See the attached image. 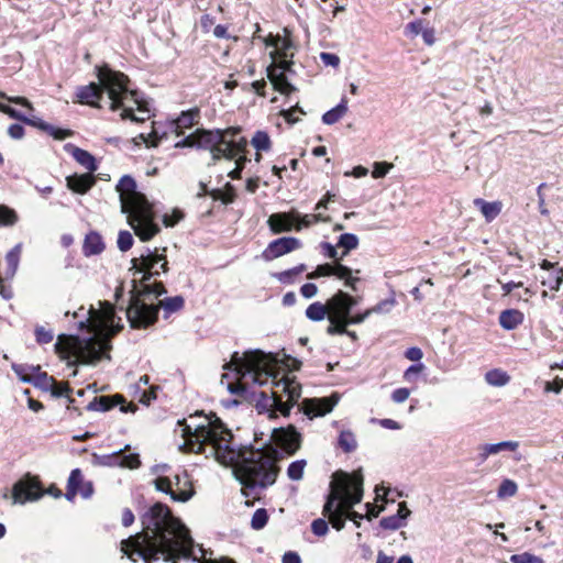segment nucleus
Listing matches in <instances>:
<instances>
[{
  "instance_id": "bb28decb",
  "label": "nucleus",
  "mask_w": 563,
  "mask_h": 563,
  "mask_svg": "<svg viewBox=\"0 0 563 563\" xmlns=\"http://www.w3.org/2000/svg\"><path fill=\"white\" fill-rule=\"evenodd\" d=\"M267 77L280 93L289 95L297 91V88L288 80L287 76L283 73H276L273 65L267 67Z\"/></svg>"
},
{
  "instance_id": "13d9d810",
  "label": "nucleus",
  "mask_w": 563,
  "mask_h": 563,
  "mask_svg": "<svg viewBox=\"0 0 563 563\" xmlns=\"http://www.w3.org/2000/svg\"><path fill=\"white\" fill-rule=\"evenodd\" d=\"M563 283V268H555L550 273L548 279L543 280L542 284L548 286L551 290H559Z\"/></svg>"
},
{
  "instance_id": "0e129e2a",
  "label": "nucleus",
  "mask_w": 563,
  "mask_h": 563,
  "mask_svg": "<svg viewBox=\"0 0 563 563\" xmlns=\"http://www.w3.org/2000/svg\"><path fill=\"white\" fill-rule=\"evenodd\" d=\"M136 189V181L130 175H123L117 184V190L119 192H132Z\"/></svg>"
},
{
  "instance_id": "20e7f679",
  "label": "nucleus",
  "mask_w": 563,
  "mask_h": 563,
  "mask_svg": "<svg viewBox=\"0 0 563 563\" xmlns=\"http://www.w3.org/2000/svg\"><path fill=\"white\" fill-rule=\"evenodd\" d=\"M207 420V424H197L195 427L188 424L185 419L178 420V426L183 427V437L187 441H192L194 439L208 441L213 448L212 453L216 460L221 464L234 462L238 454L232 445V431L214 413L208 417Z\"/></svg>"
},
{
  "instance_id": "69168bd1",
  "label": "nucleus",
  "mask_w": 563,
  "mask_h": 563,
  "mask_svg": "<svg viewBox=\"0 0 563 563\" xmlns=\"http://www.w3.org/2000/svg\"><path fill=\"white\" fill-rule=\"evenodd\" d=\"M185 217V213L180 209H174L172 213H165L163 216V224L166 228H173L177 223H179L180 220H183Z\"/></svg>"
},
{
  "instance_id": "6e6d98bb",
  "label": "nucleus",
  "mask_w": 563,
  "mask_h": 563,
  "mask_svg": "<svg viewBox=\"0 0 563 563\" xmlns=\"http://www.w3.org/2000/svg\"><path fill=\"white\" fill-rule=\"evenodd\" d=\"M519 448L518 441H501L498 443H487V451L497 454L501 451H516Z\"/></svg>"
},
{
  "instance_id": "4be33fe9",
  "label": "nucleus",
  "mask_w": 563,
  "mask_h": 563,
  "mask_svg": "<svg viewBox=\"0 0 563 563\" xmlns=\"http://www.w3.org/2000/svg\"><path fill=\"white\" fill-rule=\"evenodd\" d=\"M65 152L70 154L80 165H82L89 174H93L98 170L97 159L88 151L76 146L73 143H66L64 145Z\"/></svg>"
},
{
  "instance_id": "bf43d9fd",
  "label": "nucleus",
  "mask_w": 563,
  "mask_h": 563,
  "mask_svg": "<svg viewBox=\"0 0 563 563\" xmlns=\"http://www.w3.org/2000/svg\"><path fill=\"white\" fill-rule=\"evenodd\" d=\"M133 243H134V239H133V235L131 234V232H129L126 230H121L119 232L117 244H118V249L121 252H128L129 250H131L133 246Z\"/></svg>"
},
{
  "instance_id": "09e8293b",
  "label": "nucleus",
  "mask_w": 563,
  "mask_h": 563,
  "mask_svg": "<svg viewBox=\"0 0 563 563\" xmlns=\"http://www.w3.org/2000/svg\"><path fill=\"white\" fill-rule=\"evenodd\" d=\"M48 391L54 398L67 397L69 404H73L75 401V399L70 397L73 388L69 386L68 383L57 382L55 379V385H53L52 389H48Z\"/></svg>"
},
{
  "instance_id": "e433bc0d",
  "label": "nucleus",
  "mask_w": 563,
  "mask_h": 563,
  "mask_svg": "<svg viewBox=\"0 0 563 563\" xmlns=\"http://www.w3.org/2000/svg\"><path fill=\"white\" fill-rule=\"evenodd\" d=\"M22 252V243H18L14 245L5 255V261L8 265L7 276L13 277L18 271V266L20 263V256Z\"/></svg>"
},
{
  "instance_id": "7ed1b4c3",
  "label": "nucleus",
  "mask_w": 563,
  "mask_h": 563,
  "mask_svg": "<svg viewBox=\"0 0 563 563\" xmlns=\"http://www.w3.org/2000/svg\"><path fill=\"white\" fill-rule=\"evenodd\" d=\"M252 452L250 456H242L239 466V473L235 478L242 485L241 494L249 498L256 489H266L276 483L279 466L273 456L261 452V449H254L252 444L247 446Z\"/></svg>"
},
{
  "instance_id": "2f4dec72",
  "label": "nucleus",
  "mask_w": 563,
  "mask_h": 563,
  "mask_svg": "<svg viewBox=\"0 0 563 563\" xmlns=\"http://www.w3.org/2000/svg\"><path fill=\"white\" fill-rule=\"evenodd\" d=\"M159 231L161 229L158 224L152 220L142 221L136 227H134L136 236L144 242L152 240Z\"/></svg>"
},
{
  "instance_id": "f257e3e1",
  "label": "nucleus",
  "mask_w": 563,
  "mask_h": 563,
  "mask_svg": "<svg viewBox=\"0 0 563 563\" xmlns=\"http://www.w3.org/2000/svg\"><path fill=\"white\" fill-rule=\"evenodd\" d=\"M140 520L143 530L121 541V551L132 562L142 560L154 563L159 560V551L175 548V537L189 531L172 509L164 503L156 501L148 507Z\"/></svg>"
},
{
  "instance_id": "ddd939ff",
  "label": "nucleus",
  "mask_w": 563,
  "mask_h": 563,
  "mask_svg": "<svg viewBox=\"0 0 563 563\" xmlns=\"http://www.w3.org/2000/svg\"><path fill=\"white\" fill-rule=\"evenodd\" d=\"M201 118V110L198 107L183 110L176 118L167 120V128L176 136L185 137L186 131L198 125Z\"/></svg>"
},
{
  "instance_id": "c9c22d12",
  "label": "nucleus",
  "mask_w": 563,
  "mask_h": 563,
  "mask_svg": "<svg viewBox=\"0 0 563 563\" xmlns=\"http://www.w3.org/2000/svg\"><path fill=\"white\" fill-rule=\"evenodd\" d=\"M307 269V265L301 263L292 268L272 273V277L276 278L280 284L291 285L295 283L296 277Z\"/></svg>"
},
{
  "instance_id": "6ab92c4d",
  "label": "nucleus",
  "mask_w": 563,
  "mask_h": 563,
  "mask_svg": "<svg viewBox=\"0 0 563 563\" xmlns=\"http://www.w3.org/2000/svg\"><path fill=\"white\" fill-rule=\"evenodd\" d=\"M275 396H278V390H273L272 396H268L265 391L251 390L247 401L255 402V409L260 415L267 413L269 419H275L276 413L273 411Z\"/></svg>"
},
{
  "instance_id": "49530a36",
  "label": "nucleus",
  "mask_w": 563,
  "mask_h": 563,
  "mask_svg": "<svg viewBox=\"0 0 563 563\" xmlns=\"http://www.w3.org/2000/svg\"><path fill=\"white\" fill-rule=\"evenodd\" d=\"M246 146L247 140L244 136H241L238 140H230V142H228L223 148H229L231 156H223V158L233 159L236 155L243 153L246 150Z\"/></svg>"
},
{
  "instance_id": "5fc2aeb1",
  "label": "nucleus",
  "mask_w": 563,
  "mask_h": 563,
  "mask_svg": "<svg viewBox=\"0 0 563 563\" xmlns=\"http://www.w3.org/2000/svg\"><path fill=\"white\" fill-rule=\"evenodd\" d=\"M295 405L296 404H292L291 401L284 400L283 396L278 394V396H275V406L273 411L276 413V418L278 417V413L284 417H289Z\"/></svg>"
},
{
  "instance_id": "680f3d73",
  "label": "nucleus",
  "mask_w": 563,
  "mask_h": 563,
  "mask_svg": "<svg viewBox=\"0 0 563 563\" xmlns=\"http://www.w3.org/2000/svg\"><path fill=\"white\" fill-rule=\"evenodd\" d=\"M511 563H544L541 556L534 555L529 552H523L519 554H512L510 556Z\"/></svg>"
},
{
  "instance_id": "58836bf2",
  "label": "nucleus",
  "mask_w": 563,
  "mask_h": 563,
  "mask_svg": "<svg viewBox=\"0 0 563 563\" xmlns=\"http://www.w3.org/2000/svg\"><path fill=\"white\" fill-rule=\"evenodd\" d=\"M328 320L330 322L327 328L329 335H342L346 332V327L349 325L347 319H341L340 317L329 313Z\"/></svg>"
},
{
  "instance_id": "9d476101",
  "label": "nucleus",
  "mask_w": 563,
  "mask_h": 563,
  "mask_svg": "<svg viewBox=\"0 0 563 563\" xmlns=\"http://www.w3.org/2000/svg\"><path fill=\"white\" fill-rule=\"evenodd\" d=\"M130 445H125L124 449L112 452L110 454H91V463L95 466H108V467H129L137 468L141 465L140 455L137 453H125Z\"/></svg>"
},
{
  "instance_id": "f704fd0d",
  "label": "nucleus",
  "mask_w": 563,
  "mask_h": 563,
  "mask_svg": "<svg viewBox=\"0 0 563 563\" xmlns=\"http://www.w3.org/2000/svg\"><path fill=\"white\" fill-rule=\"evenodd\" d=\"M343 495L330 493L325 496V503L323 505L322 514L325 517H331L344 509L342 504Z\"/></svg>"
},
{
  "instance_id": "a18cd8bd",
  "label": "nucleus",
  "mask_w": 563,
  "mask_h": 563,
  "mask_svg": "<svg viewBox=\"0 0 563 563\" xmlns=\"http://www.w3.org/2000/svg\"><path fill=\"white\" fill-rule=\"evenodd\" d=\"M379 526L384 530H397L399 528L407 526V522L405 521L402 515L395 514L391 516L383 517L379 521Z\"/></svg>"
},
{
  "instance_id": "8fccbe9b",
  "label": "nucleus",
  "mask_w": 563,
  "mask_h": 563,
  "mask_svg": "<svg viewBox=\"0 0 563 563\" xmlns=\"http://www.w3.org/2000/svg\"><path fill=\"white\" fill-rule=\"evenodd\" d=\"M517 492H518L517 483L512 479L505 478L498 487L497 497L500 499H505V498L515 496L517 494Z\"/></svg>"
},
{
  "instance_id": "7c9ffc66",
  "label": "nucleus",
  "mask_w": 563,
  "mask_h": 563,
  "mask_svg": "<svg viewBox=\"0 0 563 563\" xmlns=\"http://www.w3.org/2000/svg\"><path fill=\"white\" fill-rule=\"evenodd\" d=\"M475 206L481 209V212L485 217L487 222L493 221L501 211V202L493 201L488 202L482 198H476L474 200Z\"/></svg>"
},
{
  "instance_id": "864d4df0",
  "label": "nucleus",
  "mask_w": 563,
  "mask_h": 563,
  "mask_svg": "<svg viewBox=\"0 0 563 563\" xmlns=\"http://www.w3.org/2000/svg\"><path fill=\"white\" fill-rule=\"evenodd\" d=\"M307 462L306 460H297L291 462L287 467V476L291 481H299L303 476V470Z\"/></svg>"
},
{
  "instance_id": "052dcab7",
  "label": "nucleus",
  "mask_w": 563,
  "mask_h": 563,
  "mask_svg": "<svg viewBox=\"0 0 563 563\" xmlns=\"http://www.w3.org/2000/svg\"><path fill=\"white\" fill-rule=\"evenodd\" d=\"M424 369L426 365L423 363H415L405 371L404 379L407 383H416L419 374Z\"/></svg>"
},
{
  "instance_id": "39448f33",
  "label": "nucleus",
  "mask_w": 563,
  "mask_h": 563,
  "mask_svg": "<svg viewBox=\"0 0 563 563\" xmlns=\"http://www.w3.org/2000/svg\"><path fill=\"white\" fill-rule=\"evenodd\" d=\"M221 129L198 128L192 133L180 139L175 143L176 148H195L198 151H209L213 161H219L223 156H231L229 148L222 146Z\"/></svg>"
},
{
  "instance_id": "0eeeda50",
  "label": "nucleus",
  "mask_w": 563,
  "mask_h": 563,
  "mask_svg": "<svg viewBox=\"0 0 563 563\" xmlns=\"http://www.w3.org/2000/svg\"><path fill=\"white\" fill-rule=\"evenodd\" d=\"M45 494L55 498L63 495L62 490L54 484L45 490L37 475L26 473L13 484L11 497L13 504L24 505L41 499Z\"/></svg>"
},
{
  "instance_id": "79ce46f5",
  "label": "nucleus",
  "mask_w": 563,
  "mask_h": 563,
  "mask_svg": "<svg viewBox=\"0 0 563 563\" xmlns=\"http://www.w3.org/2000/svg\"><path fill=\"white\" fill-rule=\"evenodd\" d=\"M184 305L185 300L181 296L165 298L161 305V307L164 310V318H168L170 313L179 311L180 309H183Z\"/></svg>"
},
{
  "instance_id": "4d7b16f0",
  "label": "nucleus",
  "mask_w": 563,
  "mask_h": 563,
  "mask_svg": "<svg viewBox=\"0 0 563 563\" xmlns=\"http://www.w3.org/2000/svg\"><path fill=\"white\" fill-rule=\"evenodd\" d=\"M16 212L5 205L0 206V225H13L18 222Z\"/></svg>"
},
{
  "instance_id": "aec40b11",
  "label": "nucleus",
  "mask_w": 563,
  "mask_h": 563,
  "mask_svg": "<svg viewBox=\"0 0 563 563\" xmlns=\"http://www.w3.org/2000/svg\"><path fill=\"white\" fill-rule=\"evenodd\" d=\"M97 178L93 174H73L66 177V186L75 194L85 195L95 185Z\"/></svg>"
},
{
  "instance_id": "cd10ccee",
  "label": "nucleus",
  "mask_w": 563,
  "mask_h": 563,
  "mask_svg": "<svg viewBox=\"0 0 563 563\" xmlns=\"http://www.w3.org/2000/svg\"><path fill=\"white\" fill-rule=\"evenodd\" d=\"M523 320L525 314L518 309H506L499 314V324L507 331L517 329Z\"/></svg>"
},
{
  "instance_id": "338daca9",
  "label": "nucleus",
  "mask_w": 563,
  "mask_h": 563,
  "mask_svg": "<svg viewBox=\"0 0 563 563\" xmlns=\"http://www.w3.org/2000/svg\"><path fill=\"white\" fill-rule=\"evenodd\" d=\"M278 43H276V47L278 48V55L279 60L290 59V55H294L292 53H289V49L294 47V43L290 40L286 38H278Z\"/></svg>"
},
{
  "instance_id": "774afa93",
  "label": "nucleus",
  "mask_w": 563,
  "mask_h": 563,
  "mask_svg": "<svg viewBox=\"0 0 563 563\" xmlns=\"http://www.w3.org/2000/svg\"><path fill=\"white\" fill-rule=\"evenodd\" d=\"M34 333H35V340L38 344H47V343L52 342L54 339L53 331L45 330L41 325L35 327Z\"/></svg>"
},
{
  "instance_id": "6e6552de",
  "label": "nucleus",
  "mask_w": 563,
  "mask_h": 563,
  "mask_svg": "<svg viewBox=\"0 0 563 563\" xmlns=\"http://www.w3.org/2000/svg\"><path fill=\"white\" fill-rule=\"evenodd\" d=\"M336 476L343 481L344 490H343V500L342 504L344 506L345 512H349V518L353 520L356 526H360L358 520L364 518L363 515L354 511L353 506L360 504L363 499L364 489V476L362 467L353 471L352 473H347L344 471L336 472Z\"/></svg>"
},
{
  "instance_id": "a211bd4d",
  "label": "nucleus",
  "mask_w": 563,
  "mask_h": 563,
  "mask_svg": "<svg viewBox=\"0 0 563 563\" xmlns=\"http://www.w3.org/2000/svg\"><path fill=\"white\" fill-rule=\"evenodd\" d=\"M22 123L30 126H34L58 141H63L74 135V131L69 129L54 126L53 124L45 122L38 117H27L25 114Z\"/></svg>"
},
{
  "instance_id": "2eb2a0df",
  "label": "nucleus",
  "mask_w": 563,
  "mask_h": 563,
  "mask_svg": "<svg viewBox=\"0 0 563 563\" xmlns=\"http://www.w3.org/2000/svg\"><path fill=\"white\" fill-rule=\"evenodd\" d=\"M273 437L288 455H294L301 446L302 437L294 424L273 430Z\"/></svg>"
},
{
  "instance_id": "c03bdc74",
  "label": "nucleus",
  "mask_w": 563,
  "mask_h": 563,
  "mask_svg": "<svg viewBox=\"0 0 563 563\" xmlns=\"http://www.w3.org/2000/svg\"><path fill=\"white\" fill-rule=\"evenodd\" d=\"M306 317L313 322L322 321L327 317L325 305L320 301L312 302L306 309Z\"/></svg>"
},
{
  "instance_id": "473e14b6",
  "label": "nucleus",
  "mask_w": 563,
  "mask_h": 563,
  "mask_svg": "<svg viewBox=\"0 0 563 563\" xmlns=\"http://www.w3.org/2000/svg\"><path fill=\"white\" fill-rule=\"evenodd\" d=\"M81 484H82V473H81L80 468H74L70 472V475L68 477L67 488H66V493L64 495L68 501H73L75 499L76 495L79 492V487Z\"/></svg>"
},
{
  "instance_id": "603ef678",
  "label": "nucleus",
  "mask_w": 563,
  "mask_h": 563,
  "mask_svg": "<svg viewBox=\"0 0 563 563\" xmlns=\"http://www.w3.org/2000/svg\"><path fill=\"white\" fill-rule=\"evenodd\" d=\"M397 301L395 298L394 291H391V295L389 298H386L384 300H380L375 306L369 308L371 314L372 313H388L395 306Z\"/></svg>"
},
{
  "instance_id": "b1692460",
  "label": "nucleus",
  "mask_w": 563,
  "mask_h": 563,
  "mask_svg": "<svg viewBox=\"0 0 563 563\" xmlns=\"http://www.w3.org/2000/svg\"><path fill=\"white\" fill-rule=\"evenodd\" d=\"M125 401L122 395L114 396H96L87 405L86 409L88 411H100L107 412L112 408L121 405Z\"/></svg>"
},
{
  "instance_id": "ea45409f",
  "label": "nucleus",
  "mask_w": 563,
  "mask_h": 563,
  "mask_svg": "<svg viewBox=\"0 0 563 563\" xmlns=\"http://www.w3.org/2000/svg\"><path fill=\"white\" fill-rule=\"evenodd\" d=\"M360 240L354 233H343L339 236L336 246L343 249L342 257L347 255L352 250L357 249Z\"/></svg>"
},
{
  "instance_id": "4468645a",
  "label": "nucleus",
  "mask_w": 563,
  "mask_h": 563,
  "mask_svg": "<svg viewBox=\"0 0 563 563\" xmlns=\"http://www.w3.org/2000/svg\"><path fill=\"white\" fill-rule=\"evenodd\" d=\"M302 246V242L295 236H282L268 243L262 252L261 257L265 262H271Z\"/></svg>"
},
{
  "instance_id": "f3484780",
  "label": "nucleus",
  "mask_w": 563,
  "mask_h": 563,
  "mask_svg": "<svg viewBox=\"0 0 563 563\" xmlns=\"http://www.w3.org/2000/svg\"><path fill=\"white\" fill-rule=\"evenodd\" d=\"M331 314L340 317L341 319H349L356 300L347 292L339 290L330 300Z\"/></svg>"
},
{
  "instance_id": "9b49d317",
  "label": "nucleus",
  "mask_w": 563,
  "mask_h": 563,
  "mask_svg": "<svg viewBox=\"0 0 563 563\" xmlns=\"http://www.w3.org/2000/svg\"><path fill=\"white\" fill-rule=\"evenodd\" d=\"M111 344L104 340L93 341L91 336L84 339L82 351L78 355L77 361L68 362L69 366L77 364L95 365L103 357L110 358L109 351Z\"/></svg>"
},
{
  "instance_id": "393cba45",
  "label": "nucleus",
  "mask_w": 563,
  "mask_h": 563,
  "mask_svg": "<svg viewBox=\"0 0 563 563\" xmlns=\"http://www.w3.org/2000/svg\"><path fill=\"white\" fill-rule=\"evenodd\" d=\"M271 231L275 234L289 232L296 225L292 217L286 212L273 213L267 220Z\"/></svg>"
},
{
  "instance_id": "3c124183",
  "label": "nucleus",
  "mask_w": 563,
  "mask_h": 563,
  "mask_svg": "<svg viewBox=\"0 0 563 563\" xmlns=\"http://www.w3.org/2000/svg\"><path fill=\"white\" fill-rule=\"evenodd\" d=\"M269 519L268 512L265 508H258L252 516L251 528L253 530H262L265 528Z\"/></svg>"
},
{
  "instance_id": "f8f14e48",
  "label": "nucleus",
  "mask_w": 563,
  "mask_h": 563,
  "mask_svg": "<svg viewBox=\"0 0 563 563\" xmlns=\"http://www.w3.org/2000/svg\"><path fill=\"white\" fill-rule=\"evenodd\" d=\"M177 545L174 548H166L159 551V558L163 556L165 562L179 563L180 559H192L198 562V559L194 555L195 541L190 536V531H184L175 537Z\"/></svg>"
},
{
  "instance_id": "a19ab883",
  "label": "nucleus",
  "mask_w": 563,
  "mask_h": 563,
  "mask_svg": "<svg viewBox=\"0 0 563 563\" xmlns=\"http://www.w3.org/2000/svg\"><path fill=\"white\" fill-rule=\"evenodd\" d=\"M485 379L492 386L501 387L510 380V376L503 369L494 368L485 374Z\"/></svg>"
},
{
  "instance_id": "4c0bfd02",
  "label": "nucleus",
  "mask_w": 563,
  "mask_h": 563,
  "mask_svg": "<svg viewBox=\"0 0 563 563\" xmlns=\"http://www.w3.org/2000/svg\"><path fill=\"white\" fill-rule=\"evenodd\" d=\"M338 446L344 453H352L357 449L355 434L351 430H342L338 437Z\"/></svg>"
},
{
  "instance_id": "de8ad7c7",
  "label": "nucleus",
  "mask_w": 563,
  "mask_h": 563,
  "mask_svg": "<svg viewBox=\"0 0 563 563\" xmlns=\"http://www.w3.org/2000/svg\"><path fill=\"white\" fill-rule=\"evenodd\" d=\"M11 368L22 383H25L24 379L31 378V376L34 375L35 372L40 371L38 365L33 366L18 363H12Z\"/></svg>"
},
{
  "instance_id": "c85d7f7f",
  "label": "nucleus",
  "mask_w": 563,
  "mask_h": 563,
  "mask_svg": "<svg viewBox=\"0 0 563 563\" xmlns=\"http://www.w3.org/2000/svg\"><path fill=\"white\" fill-rule=\"evenodd\" d=\"M258 366L260 364L250 360L247 355L241 356L239 352H234L232 354L231 362L225 363L223 368L236 371L238 373L245 372L251 374V372Z\"/></svg>"
},
{
  "instance_id": "c756f323",
  "label": "nucleus",
  "mask_w": 563,
  "mask_h": 563,
  "mask_svg": "<svg viewBox=\"0 0 563 563\" xmlns=\"http://www.w3.org/2000/svg\"><path fill=\"white\" fill-rule=\"evenodd\" d=\"M347 112V98L342 97L341 101L332 109L322 114V122L327 125L336 123Z\"/></svg>"
},
{
  "instance_id": "423d86ee",
  "label": "nucleus",
  "mask_w": 563,
  "mask_h": 563,
  "mask_svg": "<svg viewBox=\"0 0 563 563\" xmlns=\"http://www.w3.org/2000/svg\"><path fill=\"white\" fill-rule=\"evenodd\" d=\"M150 294H131L129 305L121 311H125L126 319L132 329H147L153 327L158 320L159 306L154 302H147L146 298Z\"/></svg>"
},
{
  "instance_id": "412c9836",
  "label": "nucleus",
  "mask_w": 563,
  "mask_h": 563,
  "mask_svg": "<svg viewBox=\"0 0 563 563\" xmlns=\"http://www.w3.org/2000/svg\"><path fill=\"white\" fill-rule=\"evenodd\" d=\"M275 390H278V394L282 396H286L288 401L292 404H297L298 399L301 396V385L296 380L295 377L290 378L285 376L279 380L274 382Z\"/></svg>"
},
{
  "instance_id": "1a4fd4ad",
  "label": "nucleus",
  "mask_w": 563,
  "mask_h": 563,
  "mask_svg": "<svg viewBox=\"0 0 563 563\" xmlns=\"http://www.w3.org/2000/svg\"><path fill=\"white\" fill-rule=\"evenodd\" d=\"M133 268H135L136 273H142V279L144 282L151 280L153 277L158 276V271H153L157 264L161 263V269L166 273L168 271V261L165 254L158 253V249L151 250L150 247H143L140 256L133 258L132 261Z\"/></svg>"
},
{
  "instance_id": "5701e85b",
  "label": "nucleus",
  "mask_w": 563,
  "mask_h": 563,
  "mask_svg": "<svg viewBox=\"0 0 563 563\" xmlns=\"http://www.w3.org/2000/svg\"><path fill=\"white\" fill-rule=\"evenodd\" d=\"M155 488L158 492H162L164 494H167L170 496L172 500L178 501V503H186L194 496V490H180V492H174L172 489L173 486V479H170L168 476H159L154 481Z\"/></svg>"
},
{
  "instance_id": "a878e982",
  "label": "nucleus",
  "mask_w": 563,
  "mask_h": 563,
  "mask_svg": "<svg viewBox=\"0 0 563 563\" xmlns=\"http://www.w3.org/2000/svg\"><path fill=\"white\" fill-rule=\"evenodd\" d=\"M106 249V244L102 240V236L96 232L90 231L86 234L84 244H82V253L85 256H93L101 254Z\"/></svg>"
},
{
  "instance_id": "f03ea898",
  "label": "nucleus",
  "mask_w": 563,
  "mask_h": 563,
  "mask_svg": "<svg viewBox=\"0 0 563 563\" xmlns=\"http://www.w3.org/2000/svg\"><path fill=\"white\" fill-rule=\"evenodd\" d=\"M95 71L99 84L90 82L89 85L77 87V102L100 108L99 102L103 95L107 93L111 101L110 109L113 111L118 110L122 104V99H126L132 93L129 87V77L122 71L112 69L108 64L97 65Z\"/></svg>"
},
{
  "instance_id": "e2e57ef3",
  "label": "nucleus",
  "mask_w": 563,
  "mask_h": 563,
  "mask_svg": "<svg viewBox=\"0 0 563 563\" xmlns=\"http://www.w3.org/2000/svg\"><path fill=\"white\" fill-rule=\"evenodd\" d=\"M424 24L426 20L423 19H417L415 21H411L405 26L404 33L406 36L415 37L422 32V30L424 29Z\"/></svg>"
},
{
  "instance_id": "37998d69",
  "label": "nucleus",
  "mask_w": 563,
  "mask_h": 563,
  "mask_svg": "<svg viewBox=\"0 0 563 563\" xmlns=\"http://www.w3.org/2000/svg\"><path fill=\"white\" fill-rule=\"evenodd\" d=\"M251 144L256 148L257 152H268L272 147V141L268 133L262 130L255 132L251 140Z\"/></svg>"
},
{
  "instance_id": "dca6fc26",
  "label": "nucleus",
  "mask_w": 563,
  "mask_h": 563,
  "mask_svg": "<svg viewBox=\"0 0 563 563\" xmlns=\"http://www.w3.org/2000/svg\"><path fill=\"white\" fill-rule=\"evenodd\" d=\"M339 401L338 394H332L330 397L306 399L303 401V413L312 419L314 417H322L331 412Z\"/></svg>"
},
{
  "instance_id": "72a5a7b5",
  "label": "nucleus",
  "mask_w": 563,
  "mask_h": 563,
  "mask_svg": "<svg viewBox=\"0 0 563 563\" xmlns=\"http://www.w3.org/2000/svg\"><path fill=\"white\" fill-rule=\"evenodd\" d=\"M24 380L26 384H31L43 391H48V389H52V386L55 385V378L41 369L35 372L31 378Z\"/></svg>"
}]
</instances>
